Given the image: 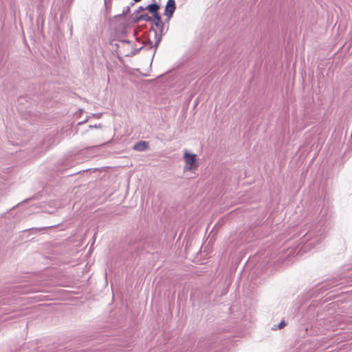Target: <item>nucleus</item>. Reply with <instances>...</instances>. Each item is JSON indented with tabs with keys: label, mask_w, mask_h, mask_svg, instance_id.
Instances as JSON below:
<instances>
[{
	"label": "nucleus",
	"mask_w": 352,
	"mask_h": 352,
	"mask_svg": "<svg viewBox=\"0 0 352 352\" xmlns=\"http://www.w3.org/2000/svg\"><path fill=\"white\" fill-rule=\"evenodd\" d=\"M176 9L175 0H168L166 2L164 15L166 17V22L168 23L170 18L173 16V13Z\"/></svg>",
	"instance_id": "obj_3"
},
{
	"label": "nucleus",
	"mask_w": 352,
	"mask_h": 352,
	"mask_svg": "<svg viewBox=\"0 0 352 352\" xmlns=\"http://www.w3.org/2000/svg\"><path fill=\"white\" fill-rule=\"evenodd\" d=\"M134 4H135V3H134V2H133V3H131L130 4V6H130V8H131V6H133Z\"/></svg>",
	"instance_id": "obj_14"
},
{
	"label": "nucleus",
	"mask_w": 352,
	"mask_h": 352,
	"mask_svg": "<svg viewBox=\"0 0 352 352\" xmlns=\"http://www.w3.org/2000/svg\"><path fill=\"white\" fill-rule=\"evenodd\" d=\"M139 18L142 21H146V22H152L153 16H151L148 14L144 13V14H140L139 15Z\"/></svg>",
	"instance_id": "obj_6"
},
{
	"label": "nucleus",
	"mask_w": 352,
	"mask_h": 352,
	"mask_svg": "<svg viewBox=\"0 0 352 352\" xmlns=\"http://www.w3.org/2000/svg\"><path fill=\"white\" fill-rule=\"evenodd\" d=\"M148 147V144L146 141H139L133 146V149L138 151H144Z\"/></svg>",
	"instance_id": "obj_5"
},
{
	"label": "nucleus",
	"mask_w": 352,
	"mask_h": 352,
	"mask_svg": "<svg viewBox=\"0 0 352 352\" xmlns=\"http://www.w3.org/2000/svg\"><path fill=\"white\" fill-rule=\"evenodd\" d=\"M113 0H104V6L107 11H110L111 9Z\"/></svg>",
	"instance_id": "obj_8"
},
{
	"label": "nucleus",
	"mask_w": 352,
	"mask_h": 352,
	"mask_svg": "<svg viewBox=\"0 0 352 352\" xmlns=\"http://www.w3.org/2000/svg\"><path fill=\"white\" fill-rule=\"evenodd\" d=\"M160 9V6L155 2L153 3L149 4L148 8V11L153 15V19L152 21V24L156 27V29L154 27H151L150 28V31L154 32V39L155 43L154 45H152L153 42L151 41H148V43L150 44L148 49H151L155 47L153 55L155 54L157 48L158 47L163 36L166 34V31L168 29V27L165 30V22H164L162 19V16L159 13V10Z\"/></svg>",
	"instance_id": "obj_1"
},
{
	"label": "nucleus",
	"mask_w": 352,
	"mask_h": 352,
	"mask_svg": "<svg viewBox=\"0 0 352 352\" xmlns=\"http://www.w3.org/2000/svg\"><path fill=\"white\" fill-rule=\"evenodd\" d=\"M184 157L186 164L190 166L188 169H192L195 166L194 164L195 163L197 155L195 154L189 153L186 151Z\"/></svg>",
	"instance_id": "obj_4"
},
{
	"label": "nucleus",
	"mask_w": 352,
	"mask_h": 352,
	"mask_svg": "<svg viewBox=\"0 0 352 352\" xmlns=\"http://www.w3.org/2000/svg\"><path fill=\"white\" fill-rule=\"evenodd\" d=\"M142 0H133L134 3H138L140 1H141Z\"/></svg>",
	"instance_id": "obj_13"
},
{
	"label": "nucleus",
	"mask_w": 352,
	"mask_h": 352,
	"mask_svg": "<svg viewBox=\"0 0 352 352\" xmlns=\"http://www.w3.org/2000/svg\"><path fill=\"white\" fill-rule=\"evenodd\" d=\"M140 14H134L131 16V19L132 22L133 23H138L140 21H142V20L139 18Z\"/></svg>",
	"instance_id": "obj_9"
},
{
	"label": "nucleus",
	"mask_w": 352,
	"mask_h": 352,
	"mask_svg": "<svg viewBox=\"0 0 352 352\" xmlns=\"http://www.w3.org/2000/svg\"><path fill=\"white\" fill-rule=\"evenodd\" d=\"M122 16H125V15H122V14H118L115 16L116 19L121 18Z\"/></svg>",
	"instance_id": "obj_12"
},
{
	"label": "nucleus",
	"mask_w": 352,
	"mask_h": 352,
	"mask_svg": "<svg viewBox=\"0 0 352 352\" xmlns=\"http://www.w3.org/2000/svg\"><path fill=\"white\" fill-rule=\"evenodd\" d=\"M320 241V234L309 230L300 239V244L302 245L301 250L306 252L319 243Z\"/></svg>",
	"instance_id": "obj_2"
},
{
	"label": "nucleus",
	"mask_w": 352,
	"mask_h": 352,
	"mask_svg": "<svg viewBox=\"0 0 352 352\" xmlns=\"http://www.w3.org/2000/svg\"><path fill=\"white\" fill-rule=\"evenodd\" d=\"M148 5L146 7H144V6H139L137 10H135L133 14V15L134 14H139L141 12H143L144 10H147L148 11Z\"/></svg>",
	"instance_id": "obj_7"
},
{
	"label": "nucleus",
	"mask_w": 352,
	"mask_h": 352,
	"mask_svg": "<svg viewBox=\"0 0 352 352\" xmlns=\"http://www.w3.org/2000/svg\"><path fill=\"white\" fill-rule=\"evenodd\" d=\"M286 325V323L285 322V321L282 320L279 324H278V328L279 329H282L283 327H284Z\"/></svg>",
	"instance_id": "obj_11"
},
{
	"label": "nucleus",
	"mask_w": 352,
	"mask_h": 352,
	"mask_svg": "<svg viewBox=\"0 0 352 352\" xmlns=\"http://www.w3.org/2000/svg\"><path fill=\"white\" fill-rule=\"evenodd\" d=\"M131 11V9H130V6H127L126 8H125L123 11H122V15H127Z\"/></svg>",
	"instance_id": "obj_10"
}]
</instances>
